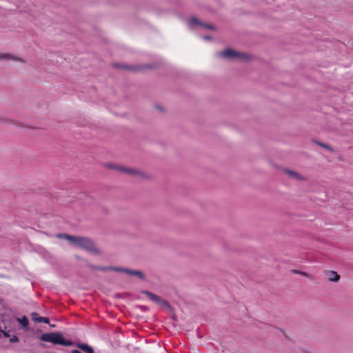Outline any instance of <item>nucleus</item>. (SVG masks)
Segmentation results:
<instances>
[{"instance_id": "obj_18", "label": "nucleus", "mask_w": 353, "mask_h": 353, "mask_svg": "<svg viewBox=\"0 0 353 353\" xmlns=\"http://www.w3.org/2000/svg\"><path fill=\"white\" fill-rule=\"evenodd\" d=\"M0 334H3V336H5V337H6V338H7V337H9V336H10V335H9V334H8L7 332L3 331V330H0Z\"/></svg>"}, {"instance_id": "obj_13", "label": "nucleus", "mask_w": 353, "mask_h": 353, "mask_svg": "<svg viewBox=\"0 0 353 353\" xmlns=\"http://www.w3.org/2000/svg\"><path fill=\"white\" fill-rule=\"evenodd\" d=\"M18 321L23 326L27 327L28 325V320L26 316L18 319Z\"/></svg>"}, {"instance_id": "obj_6", "label": "nucleus", "mask_w": 353, "mask_h": 353, "mask_svg": "<svg viewBox=\"0 0 353 353\" xmlns=\"http://www.w3.org/2000/svg\"><path fill=\"white\" fill-rule=\"evenodd\" d=\"M285 173L291 179L299 180V181H305V178L299 174L298 172L290 170H285Z\"/></svg>"}, {"instance_id": "obj_7", "label": "nucleus", "mask_w": 353, "mask_h": 353, "mask_svg": "<svg viewBox=\"0 0 353 353\" xmlns=\"http://www.w3.org/2000/svg\"><path fill=\"white\" fill-rule=\"evenodd\" d=\"M325 275L327 279L331 282H337L340 279V276L338 274V273L333 270L327 271Z\"/></svg>"}, {"instance_id": "obj_1", "label": "nucleus", "mask_w": 353, "mask_h": 353, "mask_svg": "<svg viewBox=\"0 0 353 353\" xmlns=\"http://www.w3.org/2000/svg\"><path fill=\"white\" fill-rule=\"evenodd\" d=\"M40 339L43 341L50 342L54 345H62L64 346H71L73 345L72 341L66 340L61 333L51 332L46 333L40 336Z\"/></svg>"}, {"instance_id": "obj_20", "label": "nucleus", "mask_w": 353, "mask_h": 353, "mask_svg": "<svg viewBox=\"0 0 353 353\" xmlns=\"http://www.w3.org/2000/svg\"><path fill=\"white\" fill-rule=\"evenodd\" d=\"M204 39L208 40V39H210V37H205Z\"/></svg>"}, {"instance_id": "obj_9", "label": "nucleus", "mask_w": 353, "mask_h": 353, "mask_svg": "<svg viewBox=\"0 0 353 353\" xmlns=\"http://www.w3.org/2000/svg\"><path fill=\"white\" fill-rule=\"evenodd\" d=\"M123 272H125L131 276H137L141 279H144L143 273L139 270H130L129 269H123Z\"/></svg>"}, {"instance_id": "obj_15", "label": "nucleus", "mask_w": 353, "mask_h": 353, "mask_svg": "<svg viewBox=\"0 0 353 353\" xmlns=\"http://www.w3.org/2000/svg\"><path fill=\"white\" fill-rule=\"evenodd\" d=\"M57 237L59 239H66L68 241V237H74V236H70V235L65 234H57Z\"/></svg>"}, {"instance_id": "obj_5", "label": "nucleus", "mask_w": 353, "mask_h": 353, "mask_svg": "<svg viewBox=\"0 0 353 353\" xmlns=\"http://www.w3.org/2000/svg\"><path fill=\"white\" fill-rule=\"evenodd\" d=\"M190 28H193L194 26H199L206 29L214 30V28L212 25H208L200 23L196 18H190L188 21Z\"/></svg>"}, {"instance_id": "obj_10", "label": "nucleus", "mask_w": 353, "mask_h": 353, "mask_svg": "<svg viewBox=\"0 0 353 353\" xmlns=\"http://www.w3.org/2000/svg\"><path fill=\"white\" fill-rule=\"evenodd\" d=\"M32 319L34 322L49 323V319L46 317H40L37 313H32Z\"/></svg>"}, {"instance_id": "obj_14", "label": "nucleus", "mask_w": 353, "mask_h": 353, "mask_svg": "<svg viewBox=\"0 0 353 353\" xmlns=\"http://www.w3.org/2000/svg\"><path fill=\"white\" fill-rule=\"evenodd\" d=\"M316 143L318 144L319 145H320L321 147L330 151V152H333L334 150L327 144H325L323 143H321V142H318V141H316Z\"/></svg>"}, {"instance_id": "obj_17", "label": "nucleus", "mask_w": 353, "mask_h": 353, "mask_svg": "<svg viewBox=\"0 0 353 353\" xmlns=\"http://www.w3.org/2000/svg\"><path fill=\"white\" fill-rule=\"evenodd\" d=\"M10 342L12 343H15V342H18L19 341V339L17 336H13L11 339H10Z\"/></svg>"}, {"instance_id": "obj_19", "label": "nucleus", "mask_w": 353, "mask_h": 353, "mask_svg": "<svg viewBox=\"0 0 353 353\" xmlns=\"http://www.w3.org/2000/svg\"><path fill=\"white\" fill-rule=\"evenodd\" d=\"M112 270L117 272H123V269L119 268H112Z\"/></svg>"}, {"instance_id": "obj_3", "label": "nucleus", "mask_w": 353, "mask_h": 353, "mask_svg": "<svg viewBox=\"0 0 353 353\" xmlns=\"http://www.w3.org/2000/svg\"><path fill=\"white\" fill-rule=\"evenodd\" d=\"M217 55L224 59L236 60L243 59L245 56L232 49H226L218 52Z\"/></svg>"}, {"instance_id": "obj_16", "label": "nucleus", "mask_w": 353, "mask_h": 353, "mask_svg": "<svg viewBox=\"0 0 353 353\" xmlns=\"http://www.w3.org/2000/svg\"><path fill=\"white\" fill-rule=\"evenodd\" d=\"M292 272L294 273V274L303 275V276L308 277V278L310 277L308 274L305 272H301V271H299V270H292Z\"/></svg>"}, {"instance_id": "obj_2", "label": "nucleus", "mask_w": 353, "mask_h": 353, "mask_svg": "<svg viewBox=\"0 0 353 353\" xmlns=\"http://www.w3.org/2000/svg\"><path fill=\"white\" fill-rule=\"evenodd\" d=\"M68 241L72 245L81 249H84L94 253L98 252V250L94 248L92 241L85 237L74 236V237H68Z\"/></svg>"}, {"instance_id": "obj_8", "label": "nucleus", "mask_w": 353, "mask_h": 353, "mask_svg": "<svg viewBox=\"0 0 353 353\" xmlns=\"http://www.w3.org/2000/svg\"><path fill=\"white\" fill-rule=\"evenodd\" d=\"M11 59L16 61L22 62L23 60L21 58L17 57L12 54L0 52V60H8Z\"/></svg>"}, {"instance_id": "obj_11", "label": "nucleus", "mask_w": 353, "mask_h": 353, "mask_svg": "<svg viewBox=\"0 0 353 353\" xmlns=\"http://www.w3.org/2000/svg\"><path fill=\"white\" fill-rule=\"evenodd\" d=\"M107 168H111V169H116L117 168L115 166H113V165H107ZM119 170L123 172H126L129 174H132V175H134L136 174H137V171L136 170H131V169H129V168H117Z\"/></svg>"}, {"instance_id": "obj_12", "label": "nucleus", "mask_w": 353, "mask_h": 353, "mask_svg": "<svg viewBox=\"0 0 353 353\" xmlns=\"http://www.w3.org/2000/svg\"><path fill=\"white\" fill-rule=\"evenodd\" d=\"M77 345L85 353H94L93 348L85 343H79Z\"/></svg>"}, {"instance_id": "obj_4", "label": "nucleus", "mask_w": 353, "mask_h": 353, "mask_svg": "<svg viewBox=\"0 0 353 353\" xmlns=\"http://www.w3.org/2000/svg\"><path fill=\"white\" fill-rule=\"evenodd\" d=\"M148 297L152 301L157 303L159 305L163 306L168 309V310L171 311V307L170 304L165 300L162 299L161 297L158 296L157 295L149 292H144Z\"/></svg>"}]
</instances>
